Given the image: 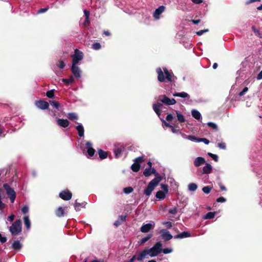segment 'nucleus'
I'll return each mask as SVG.
<instances>
[{"label": "nucleus", "instance_id": "de8ad7c7", "mask_svg": "<svg viewBox=\"0 0 262 262\" xmlns=\"http://www.w3.org/2000/svg\"><path fill=\"white\" fill-rule=\"evenodd\" d=\"M203 142L205 144H208L209 143V141L206 138H199L198 140V142Z\"/></svg>", "mask_w": 262, "mask_h": 262}, {"label": "nucleus", "instance_id": "e433bc0d", "mask_svg": "<svg viewBox=\"0 0 262 262\" xmlns=\"http://www.w3.org/2000/svg\"><path fill=\"white\" fill-rule=\"evenodd\" d=\"M98 154L100 158H101V159H104L106 158L107 156V153L101 149L99 150Z\"/></svg>", "mask_w": 262, "mask_h": 262}, {"label": "nucleus", "instance_id": "b1692460", "mask_svg": "<svg viewBox=\"0 0 262 262\" xmlns=\"http://www.w3.org/2000/svg\"><path fill=\"white\" fill-rule=\"evenodd\" d=\"M11 247L16 250H20L22 247V245L19 241H15L13 243Z\"/></svg>", "mask_w": 262, "mask_h": 262}, {"label": "nucleus", "instance_id": "e2e57ef3", "mask_svg": "<svg viewBox=\"0 0 262 262\" xmlns=\"http://www.w3.org/2000/svg\"><path fill=\"white\" fill-rule=\"evenodd\" d=\"M1 198H0V210H2L5 207V205L1 201Z\"/></svg>", "mask_w": 262, "mask_h": 262}, {"label": "nucleus", "instance_id": "4c0bfd02", "mask_svg": "<svg viewBox=\"0 0 262 262\" xmlns=\"http://www.w3.org/2000/svg\"><path fill=\"white\" fill-rule=\"evenodd\" d=\"M67 116L70 119L72 120H77L78 118L77 114L74 113H69Z\"/></svg>", "mask_w": 262, "mask_h": 262}, {"label": "nucleus", "instance_id": "774afa93", "mask_svg": "<svg viewBox=\"0 0 262 262\" xmlns=\"http://www.w3.org/2000/svg\"><path fill=\"white\" fill-rule=\"evenodd\" d=\"M257 79H262V70L258 74V75L257 76Z\"/></svg>", "mask_w": 262, "mask_h": 262}, {"label": "nucleus", "instance_id": "5701e85b", "mask_svg": "<svg viewBox=\"0 0 262 262\" xmlns=\"http://www.w3.org/2000/svg\"><path fill=\"white\" fill-rule=\"evenodd\" d=\"M212 170V166L209 164H206L203 168V173L208 174L211 173Z\"/></svg>", "mask_w": 262, "mask_h": 262}, {"label": "nucleus", "instance_id": "ea45409f", "mask_svg": "<svg viewBox=\"0 0 262 262\" xmlns=\"http://www.w3.org/2000/svg\"><path fill=\"white\" fill-rule=\"evenodd\" d=\"M122 150L119 148H117L114 150V154L116 158H119L121 155Z\"/></svg>", "mask_w": 262, "mask_h": 262}, {"label": "nucleus", "instance_id": "864d4df0", "mask_svg": "<svg viewBox=\"0 0 262 262\" xmlns=\"http://www.w3.org/2000/svg\"><path fill=\"white\" fill-rule=\"evenodd\" d=\"M218 147L223 149H225L226 148V144L225 143H220L218 144Z\"/></svg>", "mask_w": 262, "mask_h": 262}, {"label": "nucleus", "instance_id": "ddd939ff", "mask_svg": "<svg viewBox=\"0 0 262 262\" xmlns=\"http://www.w3.org/2000/svg\"><path fill=\"white\" fill-rule=\"evenodd\" d=\"M165 7L163 6H161L156 9L154 13V17L156 19L160 18V15L164 11Z\"/></svg>", "mask_w": 262, "mask_h": 262}, {"label": "nucleus", "instance_id": "6e6d98bb", "mask_svg": "<svg viewBox=\"0 0 262 262\" xmlns=\"http://www.w3.org/2000/svg\"><path fill=\"white\" fill-rule=\"evenodd\" d=\"M226 201L225 198H217L216 202L218 203H223Z\"/></svg>", "mask_w": 262, "mask_h": 262}, {"label": "nucleus", "instance_id": "49530a36", "mask_svg": "<svg viewBox=\"0 0 262 262\" xmlns=\"http://www.w3.org/2000/svg\"><path fill=\"white\" fill-rule=\"evenodd\" d=\"M208 155L211 157L215 161L217 162L218 161V156L216 155L213 154L210 152H208Z\"/></svg>", "mask_w": 262, "mask_h": 262}, {"label": "nucleus", "instance_id": "c85d7f7f", "mask_svg": "<svg viewBox=\"0 0 262 262\" xmlns=\"http://www.w3.org/2000/svg\"><path fill=\"white\" fill-rule=\"evenodd\" d=\"M191 115L193 118L198 120L200 119L201 118V113L195 110H193L191 111Z\"/></svg>", "mask_w": 262, "mask_h": 262}, {"label": "nucleus", "instance_id": "20e7f679", "mask_svg": "<svg viewBox=\"0 0 262 262\" xmlns=\"http://www.w3.org/2000/svg\"><path fill=\"white\" fill-rule=\"evenodd\" d=\"M10 231L12 235H17L21 231V222L18 220L15 221L10 227Z\"/></svg>", "mask_w": 262, "mask_h": 262}, {"label": "nucleus", "instance_id": "2eb2a0df", "mask_svg": "<svg viewBox=\"0 0 262 262\" xmlns=\"http://www.w3.org/2000/svg\"><path fill=\"white\" fill-rule=\"evenodd\" d=\"M72 72L74 75L76 77H80L81 76V71L79 68L76 65L72 64L71 68Z\"/></svg>", "mask_w": 262, "mask_h": 262}, {"label": "nucleus", "instance_id": "680f3d73", "mask_svg": "<svg viewBox=\"0 0 262 262\" xmlns=\"http://www.w3.org/2000/svg\"><path fill=\"white\" fill-rule=\"evenodd\" d=\"M177 212V210L176 208L170 209L169 210V213L173 214H175Z\"/></svg>", "mask_w": 262, "mask_h": 262}, {"label": "nucleus", "instance_id": "c9c22d12", "mask_svg": "<svg viewBox=\"0 0 262 262\" xmlns=\"http://www.w3.org/2000/svg\"><path fill=\"white\" fill-rule=\"evenodd\" d=\"M188 187L189 191H194L197 189L198 186L195 183H191L188 185Z\"/></svg>", "mask_w": 262, "mask_h": 262}, {"label": "nucleus", "instance_id": "423d86ee", "mask_svg": "<svg viewBox=\"0 0 262 262\" xmlns=\"http://www.w3.org/2000/svg\"><path fill=\"white\" fill-rule=\"evenodd\" d=\"M68 207H58L55 210V213L58 217H62L66 216L68 213Z\"/></svg>", "mask_w": 262, "mask_h": 262}, {"label": "nucleus", "instance_id": "f03ea898", "mask_svg": "<svg viewBox=\"0 0 262 262\" xmlns=\"http://www.w3.org/2000/svg\"><path fill=\"white\" fill-rule=\"evenodd\" d=\"M161 180V178L160 177H156L151 180L148 184L146 189L144 190V194L147 196L149 195L154 190V188L158 184Z\"/></svg>", "mask_w": 262, "mask_h": 262}, {"label": "nucleus", "instance_id": "7c9ffc66", "mask_svg": "<svg viewBox=\"0 0 262 262\" xmlns=\"http://www.w3.org/2000/svg\"><path fill=\"white\" fill-rule=\"evenodd\" d=\"M152 236V234H148L147 236L143 237L139 242L140 244L142 245L144 244L145 243L147 242L150 238H151Z\"/></svg>", "mask_w": 262, "mask_h": 262}, {"label": "nucleus", "instance_id": "a18cd8bd", "mask_svg": "<svg viewBox=\"0 0 262 262\" xmlns=\"http://www.w3.org/2000/svg\"><path fill=\"white\" fill-rule=\"evenodd\" d=\"M50 103L53 107L56 108H58L59 106L58 103L55 101H50Z\"/></svg>", "mask_w": 262, "mask_h": 262}, {"label": "nucleus", "instance_id": "6e6552de", "mask_svg": "<svg viewBox=\"0 0 262 262\" xmlns=\"http://www.w3.org/2000/svg\"><path fill=\"white\" fill-rule=\"evenodd\" d=\"M86 205V202L82 201L80 199H77L75 200L74 206L76 211H79L82 209L85 208Z\"/></svg>", "mask_w": 262, "mask_h": 262}, {"label": "nucleus", "instance_id": "5fc2aeb1", "mask_svg": "<svg viewBox=\"0 0 262 262\" xmlns=\"http://www.w3.org/2000/svg\"><path fill=\"white\" fill-rule=\"evenodd\" d=\"M248 88L247 87H245L242 92H241L239 94V95L242 96L243 95H244L245 94V93L246 92H247L248 91Z\"/></svg>", "mask_w": 262, "mask_h": 262}, {"label": "nucleus", "instance_id": "1a4fd4ad", "mask_svg": "<svg viewBox=\"0 0 262 262\" xmlns=\"http://www.w3.org/2000/svg\"><path fill=\"white\" fill-rule=\"evenodd\" d=\"M161 187L162 190L159 191L157 192L156 196H165L166 194L168 193V188L167 185L161 184Z\"/></svg>", "mask_w": 262, "mask_h": 262}, {"label": "nucleus", "instance_id": "f3484780", "mask_svg": "<svg viewBox=\"0 0 262 262\" xmlns=\"http://www.w3.org/2000/svg\"><path fill=\"white\" fill-rule=\"evenodd\" d=\"M86 145L88 149L87 152L88 155L90 157L93 156L95 154V150L93 148H92V143L90 142H87L86 143Z\"/></svg>", "mask_w": 262, "mask_h": 262}, {"label": "nucleus", "instance_id": "09e8293b", "mask_svg": "<svg viewBox=\"0 0 262 262\" xmlns=\"http://www.w3.org/2000/svg\"><path fill=\"white\" fill-rule=\"evenodd\" d=\"M101 48V45L99 43H95L93 45V48L95 50H99Z\"/></svg>", "mask_w": 262, "mask_h": 262}, {"label": "nucleus", "instance_id": "c03bdc74", "mask_svg": "<svg viewBox=\"0 0 262 262\" xmlns=\"http://www.w3.org/2000/svg\"><path fill=\"white\" fill-rule=\"evenodd\" d=\"M211 187L210 186H205L203 188L202 190L206 194H208L211 191Z\"/></svg>", "mask_w": 262, "mask_h": 262}, {"label": "nucleus", "instance_id": "6ab92c4d", "mask_svg": "<svg viewBox=\"0 0 262 262\" xmlns=\"http://www.w3.org/2000/svg\"><path fill=\"white\" fill-rule=\"evenodd\" d=\"M126 215H120L119 216V218H118V220L116 221L114 223V225L116 226V227H118L119 226H120V225L122 224V223L124 222L126 220Z\"/></svg>", "mask_w": 262, "mask_h": 262}, {"label": "nucleus", "instance_id": "39448f33", "mask_svg": "<svg viewBox=\"0 0 262 262\" xmlns=\"http://www.w3.org/2000/svg\"><path fill=\"white\" fill-rule=\"evenodd\" d=\"M73 62L72 64L76 65L83 59V53L78 49L75 50V53L72 56Z\"/></svg>", "mask_w": 262, "mask_h": 262}, {"label": "nucleus", "instance_id": "f257e3e1", "mask_svg": "<svg viewBox=\"0 0 262 262\" xmlns=\"http://www.w3.org/2000/svg\"><path fill=\"white\" fill-rule=\"evenodd\" d=\"M163 70L166 76L165 77H164V73L161 68H159L157 69V72L158 74V80L160 82H163L165 79H167L168 81H171V74L167 70L166 68H163Z\"/></svg>", "mask_w": 262, "mask_h": 262}, {"label": "nucleus", "instance_id": "3c124183", "mask_svg": "<svg viewBox=\"0 0 262 262\" xmlns=\"http://www.w3.org/2000/svg\"><path fill=\"white\" fill-rule=\"evenodd\" d=\"M208 31V29H205V30H200V31H197L196 32V35H198V36H201L205 32H207Z\"/></svg>", "mask_w": 262, "mask_h": 262}, {"label": "nucleus", "instance_id": "58836bf2", "mask_svg": "<svg viewBox=\"0 0 262 262\" xmlns=\"http://www.w3.org/2000/svg\"><path fill=\"white\" fill-rule=\"evenodd\" d=\"M207 125L215 130H217L218 129L217 125L213 122H208L207 123Z\"/></svg>", "mask_w": 262, "mask_h": 262}, {"label": "nucleus", "instance_id": "dca6fc26", "mask_svg": "<svg viewBox=\"0 0 262 262\" xmlns=\"http://www.w3.org/2000/svg\"><path fill=\"white\" fill-rule=\"evenodd\" d=\"M147 255H149L147 249H144L137 256H136L137 260L138 261H141L145 258Z\"/></svg>", "mask_w": 262, "mask_h": 262}, {"label": "nucleus", "instance_id": "4be33fe9", "mask_svg": "<svg viewBox=\"0 0 262 262\" xmlns=\"http://www.w3.org/2000/svg\"><path fill=\"white\" fill-rule=\"evenodd\" d=\"M78 125L76 127V129L78 131V135L80 137H83L84 136V128L81 123L76 122Z\"/></svg>", "mask_w": 262, "mask_h": 262}, {"label": "nucleus", "instance_id": "8fccbe9b", "mask_svg": "<svg viewBox=\"0 0 262 262\" xmlns=\"http://www.w3.org/2000/svg\"><path fill=\"white\" fill-rule=\"evenodd\" d=\"M28 211H29V208L27 206H24L23 207V208L21 209V211H22L23 213L26 214V213H28Z\"/></svg>", "mask_w": 262, "mask_h": 262}, {"label": "nucleus", "instance_id": "9b49d317", "mask_svg": "<svg viewBox=\"0 0 262 262\" xmlns=\"http://www.w3.org/2000/svg\"><path fill=\"white\" fill-rule=\"evenodd\" d=\"M160 233H161L162 238L165 241H169L173 237L172 235L169 233V232L165 229L161 230L160 231Z\"/></svg>", "mask_w": 262, "mask_h": 262}, {"label": "nucleus", "instance_id": "bf43d9fd", "mask_svg": "<svg viewBox=\"0 0 262 262\" xmlns=\"http://www.w3.org/2000/svg\"><path fill=\"white\" fill-rule=\"evenodd\" d=\"M0 241L2 243H4L7 241V238L6 237L2 236L1 233H0Z\"/></svg>", "mask_w": 262, "mask_h": 262}, {"label": "nucleus", "instance_id": "72a5a7b5", "mask_svg": "<svg viewBox=\"0 0 262 262\" xmlns=\"http://www.w3.org/2000/svg\"><path fill=\"white\" fill-rule=\"evenodd\" d=\"M184 137L189 140L191 141L197 142H198V140L199 139V138L195 137V136H191V135H189V136L184 135Z\"/></svg>", "mask_w": 262, "mask_h": 262}, {"label": "nucleus", "instance_id": "052dcab7", "mask_svg": "<svg viewBox=\"0 0 262 262\" xmlns=\"http://www.w3.org/2000/svg\"><path fill=\"white\" fill-rule=\"evenodd\" d=\"M173 118V116L171 114H169L166 116V120L167 121H171Z\"/></svg>", "mask_w": 262, "mask_h": 262}, {"label": "nucleus", "instance_id": "393cba45", "mask_svg": "<svg viewBox=\"0 0 262 262\" xmlns=\"http://www.w3.org/2000/svg\"><path fill=\"white\" fill-rule=\"evenodd\" d=\"M173 96L174 97H182V98H190V96L188 95V94H187V93L184 92L174 93V94H173Z\"/></svg>", "mask_w": 262, "mask_h": 262}, {"label": "nucleus", "instance_id": "473e14b6", "mask_svg": "<svg viewBox=\"0 0 262 262\" xmlns=\"http://www.w3.org/2000/svg\"><path fill=\"white\" fill-rule=\"evenodd\" d=\"M216 214L215 212H208L204 217L205 219H211L214 217Z\"/></svg>", "mask_w": 262, "mask_h": 262}, {"label": "nucleus", "instance_id": "338daca9", "mask_svg": "<svg viewBox=\"0 0 262 262\" xmlns=\"http://www.w3.org/2000/svg\"><path fill=\"white\" fill-rule=\"evenodd\" d=\"M47 10H48L47 8H41L38 11V13H43V12H46L47 11Z\"/></svg>", "mask_w": 262, "mask_h": 262}, {"label": "nucleus", "instance_id": "0eeeda50", "mask_svg": "<svg viewBox=\"0 0 262 262\" xmlns=\"http://www.w3.org/2000/svg\"><path fill=\"white\" fill-rule=\"evenodd\" d=\"M159 100L162 103L168 105H173L176 103V101L174 99H170L165 95L160 96L159 97Z\"/></svg>", "mask_w": 262, "mask_h": 262}, {"label": "nucleus", "instance_id": "c756f323", "mask_svg": "<svg viewBox=\"0 0 262 262\" xmlns=\"http://www.w3.org/2000/svg\"><path fill=\"white\" fill-rule=\"evenodd\" d=\"M72 193L69 190H64L60 192L59 196H72Z\"/></svg>", "mask_w": 262, "mask_h": 262}, {"label": "nucleus", "instance_id": "a211bd4d", "mask_svg": "<svg viewBox=\"0 0 262 262\" xmlns=\"http://www.w3.org/2000/svg\"><path fill=\"white\" fill-rule=\"evenodd\" d=\"M205 163V160L203 157H197L194 161V165L196 167H199Z\"/></svg>", "mask_w": 262, "mask_h": 262}, {"label": "nucleus", "instance_id": "cd10ccee", "mask_svg": "<svg viewBox=\"0 0 262 262\" xmlns=\"http://www.w3.org/2000/svg\"><path fill=\"white\" fill-rule=\"evenodd\" d=\"M178 120L180 123H184L186 120L184 116L178 111H176Z\"/></svg>", "mask_w": 262, "mask_h": 262}, {"label": "nucleus", "instance_id": "603ef678", "mask_svg": "<svg viewBox=\"0 0 262 262\" xmlns=\"http://www.w3.org/2000/svg\"><path fill=\"white\" fill-rule=\"evenodd\" d=\"M164 225H165L168 229H170L172 227V223L169 221L164 223Z\"/></svg>", "mask_w": 262, "mask_h": 262}, {"label": "nucleus", "instance_id": "69168bd1", "mask_svg": "<svg viewBox=\"0 0 262 262\" xmlns=\"http://www.w3.org/2000/svg\"><path fill=\"white\" fill-rule=\"evenodd\" d=\"M136 259H137L136 255H134L129 260L125 262H135Z\"/></svg>", "mask_w": 262, "mask_h": 262}, {"label": "nucleus", "instance_id": "0e129e2a", "mask_svg": "<svg viewBox=\"0 0 262 262\" xmlns=\"http://www.w3.org/2000/svg\"><path fill=\"white\" fill-rule=\"evenodd\" d=\"M14 217L15 215L14 214H11L8 217V221H9L10 222H12L14 220Z\"/></svg>", "mask_w": 262, "mask_h": 262}, {"label": "nucleus", "instance_id": "f704fd0d", "mask_svg": "<svg viewBox=\"0 0 262 262\" xmlns=\"http://www.w3.org/2000/svg\"><path fill=\"white\" fill-rule=\"evenodd\" d=\"M131 168L133 171L135 172H137L139 171L140 169V165L139 164V163L135 162V163L133 164H132Z\"/></svg>", "mask_w": 262, "mask_h": 262}, {"label": "nucleus", "instance_id": "13d9d810", "mask_svg": "<svg viewBox=\"0 0 262 262\" xmlns=\"http://www.w3.org/2000/svg\"><path fill=\"white\" fill-rule=\"evenodd\" d=\"M142 161H143V158L142 157L137 158L135 160V162L138 163H139V162H142Z\"/></svg>", "mask_w": 262, "mask_h": 262}, {"label": "nucleus", "instance_id": "37998d69", "mask_svg": "<svg viewBox=\"0 0 262 262\" xmlns=\"http://www.w3.org/2000/svg\"><path fill=\"white\" fill-rule=\"evenodd\" d=\"M133 191V189L131 187H128L123 189V191L126 194H129Z\"/></svg>", "mask_w": 262, "mask_h": 262}, {"label": "nucleus", "instance_id": "4d7b16f0", "mask_svg": "<svg viewBox=\"0 0 262 262\" xmlns=\"http://www.w3.org/2000/svg\"><path fill=\"white\" fill-rule=\"evenodd\" d=\"M58 66L59 67V68H60V69H62L65 66V64H64V63L63 62V61L62 60H60L59 61V63L58 64Z\"/></svg>", "mask_w": 262, "mask_h": 262}, {"label": "nucleus", "instance_id": "4468645a", "mask_svg": "<svg viewBox=\"0 0 262 262\" xmlns=\"http://www.w3.org/2000/svg\"><path fill=\"white\" fill-rule=\"evenodd\" d=\"M154 225H153L150 223L143 224L140 228V231L143 233L148 232L154 228Z\"/></svg>", "mask_w": 262, "mask_h": 262}, {"label": "nucleus", "instance_id": "aec40b11", "mask_svg": "<svg viewBox=\"0 0 262 262\" xmlns=\"http://www.w3.org/2000/svg\"><path fill=\"white\" fill-rule=\"evenodd\" d=\"M57 124L63 127H67L69 125V122L67 119H59L57 120Z\"/></svg>", "mask_w": 262, "mask_h": 262}, {"label": "nucleus", "instance_id": "79ce46f5", "mask_svg": "<svg viewBox=\"0 0 262 262\" xmlns=\"http://www.w3.org/2000/svg\"><path fill=\"white\" fill-rule=\"evenodd\" d=\"M46 95L50 98H53L54 96V91L53 90L49 91L47 92Z\"/></svg>", "mask_w": 262, "mask_h": 262}, {"label": "nucleus", "instance_id": "a878e982", "mask_svg": "<svg viewBox=\"0 0 262 262\" xmlns=\"http://www.w3.org/2000/svg\"><path fill=\"white\" fill-rule=\"evenodd\" d=\"M155 171H156V170L154 168L151 169L150 167L146 168L145 169V170L143 172V174L145 177H148V176H150L151 174L154 173L155 172Z\"/></svg>", "mask_w": 262, "mask_h": 262}, {"label": "nucleus", "instance_id": "a19ab883", "mask_svg": "<svg viewBox=\"0 0 262 262\" xmlns=\"http://www.w3.org/2000/svg\"><path fill=\"white\" fill-rule=\"evenodd\" d=\"M172 249L171 248H166L164 249L162 248V252H163L164 254H169L172 252Z\"/></svg>", "mask_w": 262, "mask_h": 262}, {"label": "nucleus", "instance_id": "bb28decb", "mask_svg": "<svg viewBox=\"0 0 262 262\" xmlns=\"http://www.w3.org/2000/svg\"><path fill=\"white\" fill-rule=\"evenodd\" d=\"M162 104L160 103H158L157 104H153V109L158 116H160V110L161 107H162Z\"/></svg>", "mask_w": 262, "mask_h": 262}, {"label": "nucleus", "instance_id": "2f4dec72", "mask_svg": "<svg viewBox=\"0 0 262 262\" xmlns=\"http://www.w3.org/2000/svg\"><path fill=\"white\" fill-rule=\"evenodd\" d=\"M24 224L28 229H29L31 227V223L28 216H25L24 217Z\"/></svg>", "mask_w": 262, "mask_h": 262}, {"label": "nucleus", "instance_id": "9d476101", "mask_svg": "<svg viewBox=\"0 0 262 262\" xmlns=\"http://www.w3.org/2000/svg\"><path fill=\"white\" fill-rule=\"evenodd\" d=\"M3 188L9 196H15L16 194L15 191L8 184H4L3 185Z\"/></svg>", "mask_w": 262, "mask_h": 262}, {"label": "nucleus", "instance_id": "f8f14e48", "mask_svg": "<svg viewBox=\"0 0 262 262\" xmlns=\"http://www.w3.org/2000/svg\"><path fill=\"white\" fill-rule=\"evenodd\" d=\"M35 105L38 108L41 110H47L49 106L48 102L43 100L36 101L35 102Z\"/></svg>", "mask_w": 262, "mask_h": 262}, {"label": "nucleus", "instance_id": "412c9836", "mask_svg": "<svg viewBox=\"0 0 262 262\" xmlns=\"http://www.w3.org/2000/svg\"><path fill=\"white\" fill-rule=\"evenodd\" d=\"M191 236V234L187 231H184L181 233L178 234L174 236V238H183L188 237Z\"/></svg>", "mask_w": 262, "mask_h": 262}, {"label": "nucleus", "instance_id": "7ed1b4c3", "mask_svg": "<svg viewBox=\"0 0 262 262\" xmlns=\"http://www.w3.org/2000/svg\"><path fill=\"white\" fill-rule=\"evenodd\" d=\"M162 244L161 242H157L152 247L147 249L149 255L152 257L157 256L162 252Z\"/></svg>", "mask_w": 262, "mask_h": 262}]
</instances>
